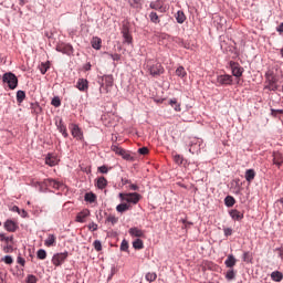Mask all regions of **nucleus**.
Segmentation results:
<instances>
[{
	"label": "nucleus",
	"instance_id": "46",
	"mask_svg": "<svg viewBox=\"0 0 283 283\" xmlns=\"http://www.w3.org/2000/svg\"><path fill=\"white\" fill-rule=\"evenodd\" d=\"M1 262H4V264H12L14 262V259H12L11 255H6L1 259Z\"/></svg>",
	"mask_w": 283,
	"mask_h": 283
},
{
	"label": "nucleus",
	"instance_id": "3",
	"mask_svg": "<svg viewBox=\"0 0 283 283\" xmlns=\"http://www.w3.org/2000/svg\"><path fill=\"white\" fill-rule=\"evenodd\" d=\"M146 69L148 70L150 76H160V74L165 73V67H163V64L153 62L151 60L147 61Z\"/></svg>",
	"mask_w": 283,
	"mask_h": 283
},
{
	"label": "nucleus",
	"instance_id": "44",
	"mask_svg": "<svg viewBox=\"0 0 283 283\" xmlns=\"http://www.w3.org/2000/svg\"><path fill=\"white\" fill-rule=\"evenodd\" d=\"M51 105H53V107H61V97L60 96L53 97L51 101Z\"/></svg>",
	"mask_w": 283,
	"mask_h": 283
},
{
	"label": "nucleus",
	"instance_id": "49",
	"mask_svg": "<svg viewBox=\"0 0 283 283\" xmlns=\"http://www.w3.org/2000/svg\"><path fill=\"white\" fill-rule=\"evenodd\" d=\"M0 240L1 242H12V240H14V237H6V234L0 233Z\"/></svg>",
	"mask_w": 283,
	"mask_h": 283
},
{
	"label": "nucleus",
	"instance_id": "37",
	"mask_svg": "<svg viewBox=\"0 0 283 283\" xmlns=\"http://www.w3.org/2000/svg\"><path fill=\"white\" fill-rule=\"evenodd\" d=\"M39 70L41 74H46V72L50 70V62L41 63Z\"/></svg>",
	"mask_w": 283,
	"mask_h": 283
},
{
	"label": "nucleus",
	"instance_id": "57",
	"mask_svg": "<svg viewBox=\"0 0 283 283\" xmlns=\"http://www.w3.org/2000/svg\"><path fill=\"white\" fill-rule=\"evenodd\" d=\"M97 171H99V174H108L109 168H107V166H99Z\"/></svg>",
	"mask_w": 283,
	"mask_h": 283
},
{
	"label": "nucleus",
	"instance_id": "5",
	"mask_svg": "<svg viewBox=\"0 0 283 283\" xmlns=\"http://www.w3.org/2000/svg\"><path fill=\"white\" fill-rule=\"evenodd\" d=\"M99 83V94H107L109 92V87L114 85V76L112 75H103Z\"/></svg>",
	"mask_w": 283,
	"mask_h": 283
},
{
	"label": "nucleus",
	"instance_id": "48",
	"mask_svg": "<svg viewBox=\"0 0 283 283\" xmlns=\"http://www.w3.org/2000/svg\"><path fill=\"white\" fill-rule=\"evenodd\" d=\"M93 245H94L95 251H103V244L101 243L99 240H95L93 242Z\"/></svg>",
	"mask_w": 283,
	"mask_h": 283
},
{
	"label": "nucleus",
	"instance_id": "40",
	"mask_svg": "<svg viewBox=\"0 0 283 283\" xmlns=\"http://www.w3.org/2000/svg\"><path fill=\"white\" fill-rule=\"evenodd\" d=\"M242 260H243V262L251 264V262H253V255L251 254V252H244Z\"/></svg>",
	"mask_w": 283,
	"mask_h": 283
},
{
	"label": "nucleus",
	"instance_id": "11",
	"mask_svg": "<svg viewBox=\"0 0 283 283\" xmlns=\"http://www.w3.org/2000/svg\"><path fill=\"white\" fill-rule=\"evenodd\" d=\"M55 125L60 132V134H62V136H64V138H67L69 134H67V127L65 126V124L63 123V119L60 118L59 120L55 122Z\"/></svg>",
	"mask_w": 283,
	"mask_h": 283
},
{
	"label": "nucleus",
	"instance_id": "18",
	"mask_svg": "<svg viewBox=\"0 0 283 283\" xmlns=\"http://www.w3.org/2000/svg\"><path fill=\"white\" fill-rule=\"evenodd\" d=\"M200 140L198 139H193L190 142V148H189V153L190 154H198V151H200Z\"/></svg>",
	"mask_w": 283,
	"mask_h": 283
},
{
	"label": "nucleus",
	"instance_id": "14",
	"mask_svg": "<svg viewBox=\"0 0 283 283\" xmlns=\"http://www.w3.org/2000/svg\"><path fill=\"white\" fill-rule=\"evenodd\" d=\"M4 229L6 231H9V233H14V231L19 229V226H17L14 221L9 219L4 222Z\"/></svg>",
	"mask_w": 283,
	"mask_h": 283
},
{
	"label": "nucleus",
	"instance_id": "54",
	"mask_svg": "<svg viewBox=\"0 0 283 283\" xmlns=\"http://www.w3.org/2000/svg\"><path fill=\"white\" fill-rule=\"evenodd\" d=\"M88 230H91V231H98V224L95 223L94 221H92V222L88 224Z\"/></svg>",
	"mask_w": 283,
	"mask_h": 283
},
{
	"label": "nucleus",
	"instance_id": "16",
	"mask_svg": "<svg viewBox=\"0 0 283 283\" xmlns=\"http://www.w3.org/2000/svg\"><path fill=\"white\" fill-rule=\"evenodd\" d=\"M129 235H132V238H144L145 237V232L142 229H138L136 227H133L128 230Z\"/></svg>",
	"mask_w": 283,
	"mask_h": 283
},
{
	"label": "nucleus",
	"instance_id": "41",
	"mask_svg": "<svg viewBox=\"0 0 283 283\" xmlns=\"http://www.w3.org/2000/svg\"><path fill=\"white\" fill-rule=\"evenodd\" d=\"M36 258L38 260H45V258H48V252H45L44 249H40L36 252Z\"/></svg>",
	"mask_w": 283,
	"mask_h": 283
},
{
	"label": "nucleus",
	"instance_id": "9",
	"mask_svg": "<svg viewBox=\"0 0 283 283\" xmlns=\"http://www.w3.org/2000/svg\"><path fill=\"white\" fill-rule=\"evenodd\" d=\"M232 83H233V76L229 74L217 76V85H232Z\"/></svg>",
	"mask_w": 283,
	"mask_h": 283
},
{
	"label": "nucleus",
	"instance_id": "31",
	"mask_svg": "<svg viewBox=\"0 0 283 283\" xmlns=\"http://www.w3.org/2000/svg\"><path fill=\"white\" fill-rule=\"evenodd\" d=\"M176 21H177V23H185V21H187V15H185V12L177 11Z\"/></svg>",
	"mask_w": 283,
	"mask_h": 283
},
{
	"label": "nucleus",
	"instance_id": "38",
	"mask_svg": "<svg viewBox=\"0 0 283 283\" xmlns=\"http://www.w3.org/2000/svg\"><path fill=\"white\" fill-rule=\"evenodd\" d=\"M176 75L179 76V78H185V76H187V71H185V66H179L176 70Z\"/></svg>",
	"mask_w": 283,
	"mask_h": 283
},
{
	"label": "nucleus",
	"instance_id": "20",
	"mask_svg": "<svg viewBox=\"0 0 283 283\" xmlns=\"http://www.w3.org/2000/svg\"><path fill=\"white\" fill-rule=\"evenodd\" d=\"M235 262H237L235 256H233V254H229L224 261V264L227 269H233V266H235Z\"/></svg>",
	"mask_w": 283,
	"mask_h": 283
},
{
	"label": "nucleus",
	"instance_id": "32",
	"mask_svg": "<svg viewBox=\"0 0 283 283\" xmlns=\"http://www.w3.org/2000/svg\"><path fill=\"white\" fill-rule=\"evenodd\" d=\"M156 277H158V274H156V272H148L145 275V280L146 282H156Z\"/></svg>",
	"mask_w": 283,
	"mask_h": 283
},
{
	"label": "nucleus",
	"instance_id": "7",
	"mask_svg": "<svg viewBox=\"0 0 283 283\" xmlns=\"http://www.w3.org/2000/svg\"><path fill=\"white\" fill-rule=\"evenodd\" d=\"M69 255H70V252L67 251L55 253L52 258V264L54 266H61L62 264L65 263V260H67Z\"/></svg>",
	"mask_w": 283,
	"mask_h": 283
},
{
	"label": "nucleus",
	"instance_id": "55",
	"mask_svg": "<svg viewBox=\"0 0 283 283\" xmlns=\"http://www.w3.org/2000/svg\"><path fill=\"white\" fill-rule=\"evenodd\" d=\"M138 154H140L142 156H147V154H149V148L142 147L138 149Z\"/></svg>",
	"mask_w": 283,
	"mask_h": 283
},
{
	"label": "nucleus",
	"instance_id": "2",
	"mask_svg": "<svg viewBox=\"0 0 283 283\" xmlns=\"http://www.w3.org/2000/svg\"><path fill=\"white\" fill-rule=\"evenodd\" d=\"M265 90H269V92H277L280 86L277 85V77L273 71L265 72Z\"/></svg>",
	"mask_w": 283,
	"mask_h": 283
},
{
	"label": "nucleus",
	"instance_id": "15",
	"mask_svg": "<svg viewBox=\"0 0 283 283\" xmlns=\"http://www.w3.org/2000/svg\"><path fill=\"white\" fill-rule=\"evenodd\" d=\"M149 8L151 10H157L158 12H165V6L160 0L151 1L149 4Z\"/></svg>",
	"mask_w": 283,
	"mask_h": 283
},
{
	"label": "nucleus",
	"instance_id": "28",
	"mask_svg": "<svg viewBox=\"0 0 283 283\" xmlns=\"http://www.w3.org/2000/svg\"><path fill=\"white\" fill-rule=\"evenodd\" d=\"M101 43H103V41L98 36L93 38L92 41H91V45L94 50H99L101 49Z\"/></svg>",
	"mask_w": 283,
	"mask_h": 283
},
{
	"label": "nucleus",
	"instance_id": "52",
	"mask_svg": "<svg viewBox=\"0 0 283 283\" xmlns=\"http://www.w3.org/2000/svg\"><path fill=\"white\" fill-rule=\"evenodd\" d=\"M277 114H283V109L271 108V116L277 118Z\"/></svg>",
	"mask_w": 283,
	"mask_h": 283
},
{
	"label": "nucleus",
	"instance_id": "1",
	"mask_svg": "<svg viewBox=\"0 0 283 283\" xmlns=\"http://www.w3.org/2000/svg\"><path fill=\"white\" fill-rule=\"evenodd\" d=\"M38 186L40 187V191H48V188L57 189L59 191L65 190V184L52 178H48L42 182H38Z\"/></svg>",
	"mask_w": 283,
	"mask_h": 283
},
{
	"label": "nucleus",
	"instance_id": "29",
	"mask_svg": "<svg viewBox=\"0 0 283 283\" xmlns=\"http://www.w3.org/2000/svg\"><path fill=\"white\" fill-rule=\"evenodd\" d=\"M84 200L85 202H90L92 205L93 202H96V195L94 192H86Z\"/></svg>",
	"mask_w": 283,
	"mask_h": 283
},
{
	"label": "nucleus",
	"instance_id": "53",
	"mask_svg": "<svg viewBox=\"0 0 283 283\" xmlns=\"http://www.w3.org/2000/svg\"><path fill=\"white\" fill-rule=\"evenodd\" d=\"M223 233L226 238H229V235H233V229L231 228H223Z\"/></svg>",
	"mask_w": 283,
	"mask_h": 283
},
{
	"label": "nucleus",
	"instance_id": "34",
	"mask_svg": "<svg viewBox=\"0 0 283 283\" xmlns=\"http://www.w3.org/2000/svg\"><path fill=\"white\" fill-rule=\"evenodd\" d=\"M133 249H136V250H138V251H140V249H145V244L143 243V240L136 239V240L133 242Z\"/></svg>",
	"mask_w": 283,
	"mask_h": 283
},
{
	"label": "nucleus",
	"instance_id": "4",
	"mask_svg": "<svg viewBox=\"0 0 283 283\" xmlns=\"http://www.w3.org/2000/svg\"><path fill=\"white\" fill-rule=\"evenodd\" d=\"M2 83L8 85L9 90L19 87V77L12 72H7L2 75Z\"/></svg>",
	"mask_w": 283,
	"mask_h": 283
},
{
	"label": "nucleus",
	"instance_id": "62",
	"mask_svg": "<svg viewBox=\"0 0 283 283\" xmlns=\"http://www.w3.org/2000/svg\"><path fill=\"white\" fill-rule=\"evenodd\" d=\"M84 70H85V72H90V70H92V64L91 63H86L84 65Z\"/></svg>",
	"mask_w": 283,
	"mask_h": 283
},
{
	"label": "nucleus",
	"instance_id": "10",
	"mask_svg": "<svg viewBox=\"0 0 283 283\" xmlns=\"http://www.w3.org/2000/svg\"><path fill=\"white\" fill-rule=\"evenodd\" d=\"M71 134L76 140H83V130L76 124L71 125Z\"/></svg>",
	"mask_w": 283,
	"mask_h": 283
},
{
	"label": "nucleus",
	"instance_id": "23",
	"mask_svg": "<svg viewBox=\"0 0 283 283\" xmlns=\"http://www.w3.org/2000/svg\"><path fill=\"white\" fill-rule=\"evenodd\" d=\"M245 180H247V182H253V180H255V170L254 169H248L245 171Z\"/></svg>",
	"mask_w": 283,
	"mask_h": 283
},
{
	"label": "nucleus",
	"instance_id": "36",
	"mask_svg": "<svg viewBox=\"0 0 283 283\" xmlns=\"http://www.w3.org/2000/svg\"><path fill=\"white\" fill-rule=\"evenodd\" d=\"M224 205L226 207H233V205H235V198H233L232 196H227L224 198Z\"/></svg>",
	"mask_w": 283,
	"mask_h": 283
},
{
	"label": "nucleus",
	"instance_id": "60",
	"mask_svg": "<svg viewBox=\"0 0 283 283\" xmlns=\"http://www.w3.org/2000/svg\"><path fill=\"white\" fill-rule=\"evenodd\" d=\"M111 59H112L113 61H118V60L120 59V54H118V53L111 54Z\"/></svg>",
	"mask_w": 283,
	"mask_h": 283
},
{
	"label": "nucleus",
	"instance_id": "22",
	"mask_svg": "<svg viewBox=\"0 0 283 283\" xmlns=\"http://www.w3.org/2000/svg\"><path fill=\"white\" fill-rule=\"evenodd\" d=\"M283 163V156L280 153H274L273 155V164L276 165V167H281Z\"/></svg>",
	"mask_w": 283,
	"mask_h": 283
},
{
	"label": "nucleus",
	"instance_id": "64",
	"mask_svg": "<svg viewBox=\"0 0 283 283\" xmlns=\"http://www.w3.org/2000/svg\"><path fill=\"white\" fill-rule=\"evenodd\" d=\"M276 32H280V34H282V32H283V22L279 27H276Z\"/></svg>",
	"mask_w": 283,
	"mask_h": 283
},
{
	"label": "nucleus",
	"instance_id": "43",
	"mask_svg": "<svg viewBox=\"0 0 283 283\" xmlns=\"http://www.w3.org/2000/svg\"><path fill=\"white\" fill-rule=\"evenodd\" d=\"M226 280L231 282V280H235V271L233 269H230L226 274Z\"/></svg>",
	"mask_w": 283,
	"mask_h": 283
},
{
	"label": "nucleus",
	"instance_id": "17",
	"mask_svg": "<svg viewBox=\"0 0 283 283\" xmlns=\"http://www.w3.org/2000/svg\"><path fill=\"white\" fill-rule=\"evenodd\" d=\"M229 216L230 218H232V220H235L237 222H240V220H243L244 218V213L240 212L237 209L230 210Z\"/></svg>",
	"mask_w": 283,
	"mask_h": 283
},
{
	"label": "nucleus",
	"instance_id": "27",
	"mask_svg": "<svg viewBox=\"0 0 283 283\" xmlns=\"http://www.w3.org/2000/svg\"><path fill=\"white\" fill-rule=\"evenodd\" d=\"M55 243L56 237L54 234H49V237L44 241L45 247H54Z\"/></svg>",
	"mask_w": 283,
	"mask_h": 283
},
{
	"label": "nucleus",
	"instance_id": "61",
	"mask_svg": "<svg viewBox=\"0 0 283 283\" xmlns=\"http://www.w3.org/2000/svg\"><path fill=\"white\" fill-rule=\"evenodd\" d=\"M19 213V216H21V218H28V211H25V210H20V212H18Z\"/></svg>",
	"mask_w": 283,
	"mask_h": 283
},
{
	"label": "nucleus",
	"instance_id": "58",
	"mask_svg": "<svg viewBox=\"0 0 283 283\" xmlns=\"http://www.w3.org/2000/svg\"><path fill=\"white\" fill-rule=\"evenodd\" d=\"M128 3L132 8H138L139 0H128Z\"/></svg>",
	"mask_w": 283,
	"mask_h": 283
},
{
	"label": "nucleus",
	"instance_id": "50",
	"mask_svg": "<svg viewBox=\"0 0 283 283\" xmlns=\"http://www.w3.org/2000/svg\"><path fill=\"white\" fill-rule=\"evenodd\" d=\"M184 160H185V159L182 158L181 155L176 154V155L174 156V161L176 163V165H182V161H184Z\"/></svg>",
	"mask_w": 283,
	"mask_h": 283
},
{
	"label": "nucleus",
	"instance_id": "6",
	"mask_svg": "<svg viewBox=\"0 0 283 283\" xmlns=\"http://www.w3.org/2000/svg\"><path fill=\"white\" fill-rule=\"evenodd\" d=\"M119 198L123 202H128V205H138L140 202V193L138 192H120Z\"/></svg>",
	"mask_w": 283,
	"mask_h": 283
},
{
	"label": "nucleus",
	"instance_id": "42",
	"mask_svg": "<svg viewBox=\"0 0 283 283\" xmlns=\"http://www.w3.org/2000/svg\"><path fill=\"white\" fill-rule=\"evenodd\" d=\"M17 101L18 103H22L23 101H25V91H18L17 92Z\"/></svg>",
	"mask_w": 283,
	"mask_h": 283
},
{
	"label": "nucleus",
	"instance_id": "12",
	"mask_svg": "<svg viewBox=\"0 0 283 283\" xmlns=\"http://www.w3.org/2000/svg\"><path fill=\"white\" fill-rule=\"evenodd\" d=\"M76 87L77 90H80V92H87L90 87V82H87L86 78H78L76 83Z\"/></svg>",
	"mask_w": 283,
	"mask_h": 283
},
{
	"label": "nucleus",
	"instance_id": "47",
	"mask_svg": "<svg viewBox=\"0 0 283 283\" xmlns=\"http://www.w3.org/2000/svg\"><path fill=\"white\" fill-rule=\"evenodd\" d=\"M120 251H129V242L125 239L120 243Z\"/></svg>",
	"mask_w": 283,
	"mask_h": 283
},
{
	"label": "nucleus",
	"instance_id": "33",
	"mask_svg": "<svg viewBox=\"0 0 283 283\" xmlns=\"http://www.w3.org/2000/svg\"><path fill=\"white\" fill-rule=\"evenodd\" d=\"M45 165H49V167H55L56 158L52 157V155H48L45 157Z\"/></svg>",
	"mask_w": 283,
	"mask_h": 283
},
{
	"label": "nucleus",
	"instance_id": "19",
	"mask_svg": "<svg viewBox=\"0 0 283 283\" xmlns=\"http://www.w3.org/2000/svg\"><path fill=\"white\" fill-rule=\"evenodd\" d=\"M122 34H123L124 43H128V44L132 43L133 38H132V34L129 33V29L127 27H125L122 30Z\"/></svg>",
	"mask_w": 283,
	"mask_h": 283
},
{
	"label": "nucleus",
	"instance_id": "8",
	"mask_svg": "<svg viewBox=\"0 0 283 283\" xmlns=\"http://www.w3.org/2000/svg\"><path fill=\"white\" fill-rule=\"evenodd\" d=\"M229 66L232 72V76H235V78H240V76H242V74H244V69L242 66H240V63L230 61Z\"/></svg>",
	"mask_w": 283,
	"mask_h": 283
},
{
	"label": "nucleus",
	"instance_id": "30",
	"mask_svg": "<svg viewBox=\"0 0 283 283\" xmlns=\"http://www.w3.org/2000/svg\"><path fill=\"white\" fill-rule=\"evenodd\" d=\"M97 189H105L107 187V179L105 177H99L96 182Z\"/></svg>",
	"mask_w": 283,
	"mask_h": 283
},
{
	"label": "nucleus",
	"instance_id": "21",
	"mask_svg": "<svg viewBox=\"0 0 283 283\" xmlns=\"http://www.w3.org/2000/svg\"><path fill=\"white\" fill-rule=\"evenodd\" d=\"M168 104L170 105V107H172V109H175V112H182L180 103H178V99L176 97L170 98Z\"/></svg>",
	"mask_w": 283,
	"mask_h": 283
},
{
	"label": "nucleus",
	"instance_id": "63",
	"mask_svg": "<svg viewBox=\"0 0 283 283\" xmlns=\"http://www.w3.org/2000/svg\"><path fill=\"white\" fill-rule=\"evenodd\" d=\"M276 251H279V258L283 260V248H277Z\"/></svg>",
	"mask_w": 283,
	"mask_h": 283
},
{
	"label": "nucleus",
	"instance_id": "24",
	"mask_svg": "<svg viewBox=\"0 0 283 283\" xmlns=\"http://www.w3.org/2000/svg\"><path fill=\"white\" fill-rule=\"evenodd\" d=\"M129 209H132V206L128 203H119L116 207L117 213H125V211H129Z\"/></svg>",
	"mask_w": 283,
	"mask_h": 283
},
{
	"label": "nucleus",
	"instance_id": "13",
	"mask_svg": "<svg viewBox=\"0 0 283 283\" xmlns=\"http://www.w3.org/2000/svg\"><path fill=\"white\" fill-rule=\"evenodd\" d=\"M90 218V210L84 209L76 214L75 222L84 223L85 219Z\"/></svg>",
	"mask_w": 283,
	"mask_h": 283
},
{
	"label": "nucleus",
	"instance_id": "39",
	"mask_svg": "<svg viewBox=\"0 0 283 283\" xmlns=\"http://www.w3.org/2000/svg\"><path fill=\"white\" fill-rule=\"evenodd\" d=\"M119 156H122V158L124 160H129V161H134V157H132V154H129V151L127 150H122V154H119Z\"/></svg>",
	"mask_w": 283,
	"mask_h": 283
},
{
	"label": "nucleus",
	"instance_id": "59",
	"mask_svg": "<svg viewBox=\"0 0 283 283\" xmlns=\"http://www.w3.org/2000/svg\"><path fill=\"white\" fill-rule=\"evenodd\" d=\"M17 262L18 264H21V266H25V259H23L22 256H18Z\"/></svg>",
	"mask_w": 283,
	"mask_h": 283
},
{
	"label": "nucleus",
	"instance_id": "56",
	"mask_svg": "<svg viewBox=\"0 0 283 283\" xmlns=\"http://www.w3.org/2000/svg\"><path fill=\"white\" fill-rule=\"evenodd\" d=\"M123 150H124L123 148H120V147H118L116 145L112 146V151H115L118 156H120Z\"/></svg>",
	"mask_w": 283,
	"mask_h": 283
},
{
	"label": "nucleus",
	"instance_id": "45",
	"mask_svg": "<svg viewBox=\"0 0 283 283\" xmlns=\"http://www.w3.org/2000/svg\"><path fill=\"white\" fill-rule=\"evenodd\" d=\"M27 283H36L39 282V279H36V276H34V274H29L25 279Z\"/></svg>",
	"mask_w": 283,
	"mask_h": 283
},
{
	"label": "nucleus",
	"instance_id": "25",
	"mask_svg": "<svg viewBox=\"0 0 283 283\" xmlns=\"http://www.w3.org/2000/svg\"><path fill=\"white\" fill-rule=\"evenodd\" d=\"M271 280H273V282H282L283 280V273L280 271H274L271 273Z\"/></svg>",
	"mask_w": 283,
	"mask_h": 283
},
{
	"label": "nucleus",
	"instance_id": "26",
	"mask_svg": "<svg viewBox=\"0 0 283 283\" xmlns=\"http://www.w3.org/2000/svg\"><path fill=\"white\" fill-rule=\"evenodd\" d=\"M56 52H61L62 54H70V52H72V45H57Z\"/></svg>",
	"mask_w": 283,
	"mask_h": 283
},
{
	"label": "nucleus",
	"instance_id": "51",
	"mask_svg": "<svg viewBox=\"0 0 283 283\" xmlns=\"http://www.w3.org/2000/svg\"><path fill=\"white\" fill-rule=\"evenodd\" d=\"M106 222H111V224H116L118 222V218H116L115 216H108L106 218Z\"/></svg>",
	"mask_w": 283,
	"mask_h": 283
},
{
	"label": "nucleus",
	"instance_id": "35",
	"mask_svg": "<svg viewBox=\"0 0 283 283\" xmlns=\"http://www.w3.org/2000/svg\"><path fill=\"white\" fill-rule=\"evenodd\" d=\"M149 19H150L151 23H155V24L160 23V18L158 17V13H156L155 11H151L149 13Z\"/></svg>",
	"mask_w": 283,
	"mask_h": 283
}]
</instances>
